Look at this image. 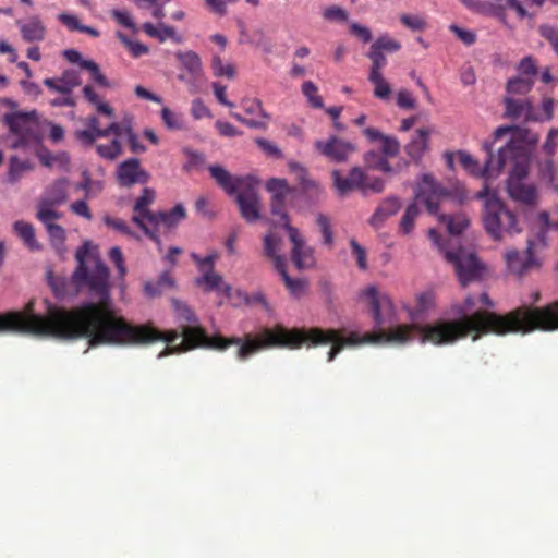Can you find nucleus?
I'll return each instance as SVG.
<instances>
[{
    "instance_id": "obj_61",
    "label": "nucleus",
    "mask_w": 558,
    "mask_h": 558,
    "mask_svg": "<svg viewBox=\"0 0 558 558\" xmlns=\"http://www.w3.org/2000/svg\"><path fill=\"white\" fill-rule=\"evenodd\" d=\"M498 8L501 10H506L508 8H511L515 10L519 17L523 19L527 16V11L523 8L520 1L518 0H494Z\"/></svg>"
},
{
    "instance_id": "obj_26",
    "label": "nucleus",
    "mask_w": 558,
    "mask_h": 558,
    "mask_svg": "<svg viewBox=\"0 0 558 558\" xmlns=\"http://www.w3.org/2000/svg\"><path fill=\"white\" fill-rule=\"evenodd\" d=\"M86 130L76 132L77 138L82 144L92 146L98 138H106V132L99 126V119L96 116H89L85 120Z\"/></svg>"
},
{
    "instance_id": "obj_37",
    "label": "nucleus",
    "mask_w": 558,
    "mask_h": 558,
    "mask_svg": "<svg viewBox=\"0 0 558 558\" xmlns=\"http://www.w3.org/2000/svg\"><path fill=\"white\" fill-rule=\"evenodd\" d=\"M435 303V295L430 291H426L421 293L417 296V307L415 311L410 312V317L412 323L418 324L416 320L428 311Z\"/></svg>"
},
{
    "instance_id": "obj_18",
    "label": "nucleus",
    "mask_w": 558,
    "mask_h": 558,
    "mask_svg": "<svg viewBox=\"0 0 558 558\" xmlns=\"http://www.w3.org/2000/svg\"><path fill=\"white\" fill-rule=\"evenodd\" d=\"M15 24L24 41L40 43L45 40L47 27L39 15L34 14L25 19L16 20Z\"/></svg>"
},
{
    "instance_id": "obj_40",
    "label": "nucleus",
    "mask_w": 558,
    "mask_h": 558,
    "mask_svg": "<svg viewBox=\"0 0 558 558\" xmlns=\"http://www.w3.org/2000/svg\"><path fill=\"white\" fill-rule=\"evenodd\" d=\"M365 161L367 166L372 169L383 171V172H391V167L387 160V157L384 155H379L376 151H369L365 155Z\"/></svg>"
},
{
    "instance_id": "obj_29",
    "label": "nucleus",
    "mask_w": 558,
    "mask_h": 558,
    "mask_svg": "<svg viewBox=\"0 0 558 558\" xmlns=\"http://www.w3.org/2000/svg\"><path fill=\"white\" fill-rule=\"evenodd\" d=\"M175 58L179 60L181 66L194 78H197L202 74V62L196 52L192 50L178 51Z\"/></svg>"
},
{
    "instance_id": "obj_57",
    "label": "nucleus",
    "mask_w": 558,
    "mask_h": 558,
    "mask_svg": "<svg viewBox=\"0 0 558 558\" xmlns=\"http://www.w3.org/2000/svg\"><path fill=\"white\" fill-rule=\"evenodd\" d=\"M109 258L117 267L120 277L123 278L126 275V266L121 248L118 246L111 247L109 251Z\"/></svg>"
},
{
    "instance_id": "obj_1",
    "label": "nucleus",
    "mask_w": 558,
    "mask_h": 558,
    "mask_svg": "<svg viewBox=\"0 0 558 558\" xmlns=\"http://www.w3.org/2000/svg\"><path fill=\"white\" fill-rule=\"evenodd\" d=\"M78 266L73 274V281L81 289L88 288L92 301L74 308L52 304L44 299L43 312L37 311L36 301L31 300L23 311H17L14 333L31 335L39 338L72 340L88 339L89 347L97 345H135L162 340L167 343L158 359L169 354L182 353L197 347L226 350L236 344V354L244 356V341L241 338L226 340L222 337L208 338L197 326L192 310L184 303L173 300L172 305L182 331L161 332L151 325L134 326L119 316L110 299L109 269L89 251L88 243L81 246L75 254Z\"/></svg>"
},
{
    "instance_id": "obj_7",
    "label": "nucleus",
    "mask_w": 558,
    "mask_h": 558,
    "mask_svg": "<svg viewBox=\"0 0 558 558\" xmlns=\"http://www.w3.org/2000/svg\"><path fill=\"white\" fill-rule=\"evenodd\" d=\"M449 191L429 174L421 175L415 189V199L404 210L400 222L399 233L409 235L413 232L416 218L420 215L418 204H423L432 215H438L440 204L449 197Z\"/></svg>"
},
{
    "instance_id": "obj_47",
    "label": "nucleus",
    "mask_w": 558,
    "mask_h": 558,
    "mask_svg": "<svg viewBox=\"0 0 558 558\" xmlns=\"http://www.w3.org/2000/svg\"><path fill=\"white\" fill-rule=\"evenodd\" d=\"M255 143L266 156L275 159H281L283 157L281 149L274 142L258 137L255 140Z\"/></svg>"
},
{
    "instance_id": "obj_27",
    "label": "nucleus",
    "mask_w": 558,
    "mask_h": 558,
    "mask_svg": "<svg viewBox=\"0 0 558 558\" xmlns=\"http://www.w3.org/2000/svg\"><path fill=\"white\" fill-rule=\"evenodd\" d=\"M69 185L70 181L65 178L56 180L47 187L45 195L41 199L50 204L61 205L68 198Z\"/></svg>"
},
{
    "instance_id": "obj_42",
    "label": "nucleus",
    "mask_w": 558,
    "mask_h": 558,
    "mask_svg": "<svg viewBox=\"0 0 558 558\" xmlns=\"http://www.w3.org/2000/svg\"><path fill=\"white\" fill-rule=\"evenodd\" d=\"M302 93L306 97L307 101L314 108H323L324 102L322 97L318 95L317 86L311 82L306 81L302 84Z\"/></svg>"
},
{
    "instance_id": "obj_34",
    "label": "nucleus",
    "mask_w": 558,
    "mask_h": 558,
    "mask_svg": "<svg viewBox=\"0 0 558 558\" xmlns=\"http://www.w3.org/2000/svg\"><path fill=\"white\" fill-rule=\"evenodd\" d=\"M84 98L93 106H95L98 113L108 118L113 117V109L96 93L90 85H85L82 89Z\"/></svg>"
},
{
    "instance_id": "obj_60",
    "label": "nucleus",
    "mask_w": 558,
    "mask_h": 558,
    "mask_svg": "<svg viewBox=\"0 0 558 558\" xmlns=\"http://www.w3.org/2000/svg\"><path fill=\"white\" fill-rule=\"evenodd\" d=\"M397 105L402 109H414L416 99L409 90L402 89L397 94Z\"/></svg>"
},
{
    "instance_id": "obj_8",
    "label": "nucleus",
    "mask_w": 558,
    "mask_h": 558,
    "mask_svg": "<svg viewBox=\"0 0 558 558\" xmlns=\"http://www.w3.org/2000/svg\"><path fill=\"white\" fill-rule=\"evenodd\" d=\"M428 238L444 253L446 260L452 265L461 286L480 281L485 275L486 267L475 253L459 246L456 250H447L440 243V236L435 229L428 231Z\"/></svg>"
},
{
    "instance_id": "obj_53",
    "label": "nucleus",
    "mask_w": 558,
    "mask_h": 558,
    "mask_svg": "<svg viewBox=\"0 0 558 558\" xmlns=\"http://www.w3.org/2000/svg\"><path fill=\"white\" fill-rule=\"evenodd\" d=\"M400 145L396 137L385 135L380 140V150L386 157H393L399 153Z\"/></svg>"
},
{
    "instance_id": "obj_51",
    "label": "nucleus",
    "mask_w": 558,
    "mask_h": 558,
    "mask_svg": "<svg viewBox=\"0 0 558 558\" xmlns=\"http://www.w3.org/2000/svg\"><path fill=\"white\" fill-rule=\"evenodd\" d=\"M247 305L260 307L267 314L271 313V306L262 291L252 292L250 295H246Z\"/></svg>"
},
{
    "instance_id": "obj_14",
    "label": "nucleus",
    "mask_w": 558,
    "mask_h": 558,
    "mask_svg": "<svg viewBox=\"0 0 558 558\" xmlns=\"http://www.w3.org/2000/svg\"><path fill=\"white\" fill-rule=\"evenodd\" d=\"M282 241L274 233L265 236V253L272 258L276 270L280 274L286 287L293 295H299L304 289V281L292 279L287 272V259L280 254Z\"/></svg>"
},
{
    "instance_id": "obj_41",
    "label": "nucleus",
    "mask_w": 558,
    "mask_h": 558,
    "mask_svg": "<svg viewBox=\"0 0 558 558\" xmlns=\"http://www.w3.org/2000/svg\"><path fill=\"white\" fill-rule=\"evenodd\" d=\"M554 101L551 98H544L541 107L536 108L533 106V121H548L553 117Z\"/></svg>"
},
{
    "instance_id": "obj_56",
    "label": "nucleus",
    "mask_w": 558,
    "mask_h": 558,
    "mask_svg": "<svg viewBox=\"0 0 558 558\" xmlns=\"http://www.w3.org/2000/svg\"><path fill=\"white\" fill-rule=\"evenodd\" d=\"M54 204H50L46 201H40L37 209V219L44 220L47 218H61L62 214L54 209Z\"/></svg>"
},
{
    "instance_id": "obj_48",
    "label": "nucleus",
    "mask_w": 558,
    "mask_h": 558,
    "mask_svg": "<svg viewBox=\"0 0 558 558\" xmlns=\"http://www.w3.org/2000/svg\"><path fill=\"white\" fill-rule=\"evenodd\" d=\"M350 247L352 252V256L356 260V265L360 269L365 270L367 269V255L366 250L357 243L354 239L350 240Z\"/></svg>"
},
{
    "instance_id": "obj_11",
    "label": "nucleus",
    "mask_w": 558,
    "mask_h": 558,
    "mask_svg": "<svg viewBox=\"0 0 558 558\" xmlns=\"http://www.w3.org/2000/svg\"><path fill=\"white\" fill-rule=\"evenodd\" d=\"M4 123L16 136L13 148L24 147L37 141V112H12L4 116Z\"/></svg>"
},
{
    "instance_id": "obj_31",
    "label": "nucleus",
    "mask_w": 558,
    "mask_h": 558,
    "mask_svg": "<svg viewBox=\"0 0 558 558\" xmlns=\"http://www.w3.org/2000/svg\"><path fill=\"white\" fill-rule=\"evenodd\" d=\"M13 230L31 251H39L41 248L35 238L34 227L31 223L17 220L13 223Z\"/></svg>"
},
{
    "instance_id": "obj_50",
    "label": "nucleus",
    "mask_w": 558,
    "mask_h": 558,
    "mask_svg": "<svg viewBox=\"0 0 558 558\" xmlns=\"http://www.w3.org/2000/svg\"><path fill=\"white\" fill-rule=\"evenodd\" d=\"M17 316V311L0 314V333H14L16 319H19Z\"/></svg>"
},
{
    "instance_id": "obj_33",
    "label": "nucleus",
    "mask_w": 558,
    "mask_h": 558,
    "mask_svg": "<svg viewBox=\"0 0 558 558\" xmlns=\"http://www.w3.org/2000/svg\"><path fill=\"white\" fill-rule=\"evenodd\" d=\"M438 220L446 226L448 232L452 235L461 234L469 226V219L464 214L438 215Z\"/></svg>"
},
{
    "instance_id": "obj_23",
    "label": "nucleus",
    "mask_w": 558,
    "mask_h": 558,
    "mask_svg": "<svg viewBox=\"0 0 558 558\" xmlns=\"http://www.w3.org/2000/svg\"><path fill=\"white\" fill-rule=\"evenodd\" d=\"M44 84L54 92L70 95L72 90L81 85L80 74L75 70H65L60 77L45 78Z\"/></svg>"
},
{
    "instance_id": "obj_16",
    "label": "nucleus",
    "mask_w": 558,
    "mask_h": 558,
    "mask_svg": "<svg viewBox=\"0 0 558 558\" xmlns=\"http://www.w3.org/2000/svg\"><path fill=\"white\" fill-rule=\"evenodd\" d=\"M314 148L320 156L333 162H343L355 151L353 143L336 135L315 141Z\"/></svg>"
},
{
    "instance_id": "obj_17",
    "label": "nucleus",
    "mask_w": 558,
    "mask_h": 558,
    "mask_svg": "<svg viewBox=\"0 0 558 558\" xmlns=\"http://www.w3.org/2000/svg\"><path fill=\"white\" fill-rule=\"evenodd\" d=\"M117 180L121 186L130 187L135 184H144L149 180L148 172L141 167L137 158H129L117 168Z\"/></svg>"
},
{
    "instance_id": "obj_63",
    "label": "nucleus",
    "mask_w": 558,
    "mask_h": 558,
    "mask_svg": "<svg viewBox=\"0 0 558 558\" xmlns=\"http://www.w3.org/2000/svg\"><path fill=\"white\" fill-rule=\"evenodd\" d=\"M58 20L65 26L69 28V31L71 32H74V31H77L80 32L81 27L83 24L80 23V20L76 15L74 14H70V13H60L58 15Z\"/></svg>"
},
{
    "instance_id": "obj_12",
    "label": "nucleus",
    "mask_w": 558,
    "mask_h": 558,
    "mask_svg": "<svg viewBox=\"0 0 558 558\" xmlns=\"http://www.w3.org/2000/svg\"><path fill=\"white\" fill-rule=\"evenodd\" d=\"M156 198L155 190L145 187L142 195L135 201L133 206L132 221L135 223L153 242H155L159 250H161V240L154 229L148 225L151 221L156 211L149 209L150 205Z\"/></svg>"
},
{
    "instance_id": "obj_15",
    "label": "nucleus",
    "mask_w": 558,
    "mask_h": 558,
    "mask_svg": "<svg viewBox=\"0 0 558 558\" xmlns=\"http://www.w3.org/2000/svg\"><path fill=\"white\" fill-rule=\"evenodd\" d=\"M208 171L217 184L230 197H234L241 215L244 216V178L232 175L219 165L209 166Z\"/></svg>"
},
{
    "instance_id": "obj_13",
    "label": "nucleus",
    "mask_w": 558,
    "mask_h": 558,
    "mask_svg": "<svg viewBox=\"0 0 558 558\" xmlns=\"http://www.w3.org/2000/svg\"><path fill=\"white\" fill-rule=\"evenodd\" d=\"M546 230L542 229L536 239L527 241V247L524 252L520 253L517 250H507L504 254L507 268L510 272L515 275H522L531 267L537 265L534 257V250L537 246H545L546 244Z\"/></svg>"
},
{
    "instance_id": "obj_4",
    "label": "nucleus",
    "mask_w": 558,
    "mask_h": 558,
    "mask_svg": "<svg viewBox=\"0 0 558 558\" xmlns=\"http://www.w3.org/2000/svg\"><path fill=\"white\" fill-rule=\"evenodd\" d=\"M508 133H512V147L506 165V168H509L507 192L514 202L533 206L537 203V191L524 179L529 171L532 148L539 136L527 129L504 125L494 132L495 141L502 140Z\"/></svg>"
},
{
    "instance_id": "obj_54",
    "label": "nucleus",
    "mask_w": 558,
    "mask_h": 558,
    "mask_svg": "<svg viewBox=\"0 0 558 558\" xmlns=\"http://www.w3.org/2000/svg\"><path fill=\"white\" fill-rule=\"evenodd\" d=\"M213 72L216 76H226L228 78L233 77L234 69L229 63H223L220 57L215 56L211 63Z\"/></svg>"
},
{
    "instance_id": "obj_39",
    "label": "nucleus",
    "mask_w": 558,
    "mask_h": 558,
    "mask_svg": "<svg viewBox=\"0 0 558 558\" xmlns=\"http://www.w3.org/2000/svg\"><path fill=\"white\" fill-rule=\"evenodd\" d=\"M368 80L374 85V96L376 98L381 100L389 99L391 95V87L383 74L369 75Z\"/></svg>"
},
{
    "instance_id": "obj_64",
    "label": "nucleus",
    "mask_w": 558,
    "mask_h": 558,
    "mask_svg": "<svg viewBox=\"0 0 558 558\" xmlns=\"http://www.w3.org/2000/svg\"><path fill=\"white\" fill-rule=\"evenodd\" d=\"M70 209L77 216L92 220L93 215L85 199H78L71 204Z\"/></svg>"
},
{
    "instance_id": "obj_3",
    "label": "nucleus",
    "mask_w": 558,
    "mask_h": 558,
    "mask_svg": "<svg viewBox=\"0 0 558 558\" xmlns=\"http://www.w3.org/2000/svg\"><path fill=\"white\" fill-rule=\"evenodd\" d=\"M473 300V307L470 311L471 318L475 316H480L485 320L478 328H468L463 335L459 336L457 340L466 337L468 335L473 336V340L478 339L482 335L485 333H496V335H506L508 332H523L527 333L533 330H543V331H555L558 330V302L548 304L544 307H521L509 315L502 316L493 312H488L486 310H482L477 307V303H481L484 307H493L494 303L487 295V293H482L480 299L476 300L474 296H466L462 304L456 305L454 310L459 315L458 319L454 320H446V323L451 324H462L464 323L465 317L460 312L461 308L466 306V300ZM445 322V319H442Z\"/></svg>"
},
{
    "instance_id": "obj_22",
    "label": "nucleus",
    "mask_w": 558,
    "mask_h": 558,
    "mask_svg": "<svg viewBox=\"0 0 558 558\" xmlns=\"http://www.w3.org/2000/svg\"><path fill=\"white\" fill-rule=\"evenodd\" d=\"M400 207L401 202L398 197L389 196L385 198L371 216L368 223L374 229H380L389 217L399 211Z\"/></svg>"
},
{
    "instance_id": "obj_44",
    "label": "nucleus",
    "mask_w": 558,
    "mask_h": 558,
    "mask_svg": "<svg viewBox=\"0 0 558 558\" xmlns=\"http://www.w3.org/2000/svg\"><path fill=\"white\" fill-rule=\"evenodd\" d=\"M371 47H373L374 49H376L377 51H389V52H395V51H398L400 48H401V45L392 39L389 35H383L380 37H378L372 45Z\"/></svg>"
},
{
    "instance_id": "obj_46",
    "label": "nucleus",
    "mask_w": 558,
    "mask_h": 558,
    "mask_svg": "<svg viewBox=\"0 0 558 558\" xmlns=\"http://www.w3.org/2000/svg\"><path fill=\"white\" fill-rule=\"evenodd\" d=\"M323 17L329 22H347L349 14L339 5H329L323 10Z\"/></svg>"
},
{
    "instance_id": "obj_52",
    "label": "nucleus",
    "mask_w": 558,
    "mask_h": 558,
    "mask_svg": "<svg viewBox=\"0 0 558 558\" xmlns=\"http://www.w3.org/2000/svg\"><path fill=\"white\" fill-rule=\"evenodd\" d=\"M161 120L170 130H181L183 128L180 117L167 107L161 109Z\"/></svg>"
},
{
    "instance_id": "obj_36",
    "label": "nucleus",
    "mask_w": 558,
    "mask_h": 558,
    "mask_svg": "<svg viewBox=\"0 0 558 558\" xmlns=\"http://www.w3.org/2000/svg\"><path fill=\"white\" fill-rule=\"evenodd\" d=\"M29 170L31 165L28 161L12 157L9 162L8 181L15 183Z\"/></svg>"
},
{
    "instance_id": "obj_59",
    "label": "nucleus",
    "mask_w": 558,
    "mask_h": 558,
    "mask_svg": "<svg viewBox=\"0 0 558 558\" xmlns=\"http://www.w3.org/2000/svg\"><path fill=\"white\" fill-rule=\"evenodd\" d=\"M47 232L53 246L59 248L63 245L65 240V231L61 226H49Z\"/></svg>"
},
{
    "instance_id": "obj_19",
    "label": "nucleus",
    "mask_w": 558,
    "mask_h": 558,
    "mask_svg": "<svg viewBox=\"0 0 558 558\" xmlns=\"http://www.w3.org/2000/svg\"><path fill=\"white\" fill-rule=\"evenodd\" d=\"M363 179H365V173L359 167L352 168L345 177L342 175L340 170L331 172L332 184L340 196H344L355 189L361 190Z\"/></svg>"
},
{
    "instance_id": "obj_49",
    "label": "nucleus",
    "mask_w": 558,
    "mask_h": 558,
    "mask_svg": "<svg viewBox=\"0 0 558 558\" xmlns=\"http://www.w3.org/2000/svg\"><path fill=\"white\" fill-rule=\"evenodd\" d=\"M538 32L553 47L555 52L558 51V26L551 24H543L538 27Z\"/></svg>"
},
{
    "instance_id": "obj_28",
    "label": "nucleus",
    "mask_w": 558,
    "mask_h": 558,
    "mask_svg": "<svg viewBox=\"0 0 558 558\" xmlns=\"http://www.w3.org/2000/svg\"><path fill=\"white\" fill-rule=\"evenodd\" d=\"M257 184V179L252 175H246V221H252L259 217L260 205L254 192V187Z\"/></svg>"
},
{
    "instance_id": "obj_24",
    "label": "nucleus",
    "mask_w": 558,
    "mask_h": 558,
    "mask_svg": "<svg viewBox=\"0 0 558 558\" xmlns=\"http://www.w3.org/2000/svg\"><path fill=\"white\" fill-rule=\"evenodd\" d=\"M506 116L514 120H522L525 122L533 121V105L529 99H515L507 97L505 99Z\"/></svg>"
},
{
    "instance_id": "obj_38",
    "label": "nucleus",
    "mask_w": 558,
    "mask_h": 558,
    "mask_svg": "<svg viewBox=\"0 0 558 558\" xmlns=\"http://www.w3.org/2000/svg\"><path fill=\"white\" fill-rule=\"evenodd\" d=\"M533 78L531 77H514L507 84V92L511 95H525L533 86Z\"/></svg>"
},
{
    "instance_id": "obj_32",
    "label": "nucleus",
    "mask_w": 558,
    "mask_h": 558,
    "mask_svg": "<svg viewBox=\"0 0 558 558\" xmlns=\"http://www.w3.org/2000/svg\"><path fill=\"white\" fill-rule=\"evenodd\" d=\"M269 117L264 112L260 102L253 100L246 108V126L254 129H265L268 124Z\"/></svg>"
},
{
    "instance_id": "obj_30",
    "label": "nucleus",
    "mask_w": 558,
    "mask_h": 558,
    "mask_svg": "<svg viewBox=\"0 0 558 558\" xmlns=\"http://www.w3.org/2000/svg\"><path fill=\"white\" fill-rule=\"evenodd\" d=\"M143 28L148 36L157 38L161 43L167 39H172L178 44L182 41V37L177 35L175 29L172 26L162 23L157 26L151 23H145Z\"/></svg>"
},
{
    "instance_id": "obj_43",
    "label": "nucleus",
    "mask_w": 558,
    "mask_h": 558,
    "mask_svg": "<svg viewBox=\"0 0 558 558\" xmlns=\"http://www.w3.org/2000/svg\"><path fill=\"white\" fill-rule=\"evenodd\" d=\"M367 57L372 61V65H371V70H369V75L383 74L381 70L387 64V59H386L385 54L381 51H377L376 49L371 47Z\"/></svg>"
},
{
    "instance_id": "obj_58",
    "label": "nucleus",
    "mask_w": 558,
    "mask_h": 558,
    "mask_svg": "<svg viewBox=\"0 0 558 558\" xmlns=\"http://www.w3.org/2000/svg\"><path fill=\"white\" fill-rule=\"evenodd\" d=\"M385 187V182L380 178H368L365 174V179H363V184L361 185V191L366 194L368 192L380 193Z\"/></svg>"
},
{
    "instance_id": "obj_5",
    "label": "nucleus",
    "mask_w": 558,
    "mask_h": 558,
    "mask_svg": "<svg viewBox=\"0 0 558 558\" xmlns=\"http://www.w3.org/2000/svg\"><path fill=\"white\" fill-rule=\"evenodd\" d=\"M267 190L272 195L271 211L274 225L282 227L288 233L292 244L291 259L298 269H310L315 266L314 248L310 246L300 231L289 223L288 216L283 210V203L290 193L288 183L282 179H271L267 182Z\"/></svg>"
},
{
    "instance_id": "obj_35",
    "label": "nucleus",
    "mask_w": 558,
    "mask_h": 558,
    "mask_svg": "<svg viewBox=\"0 0 558 558\" xmlns=\"http://www.w3.org/2000/svg\"><path fill=\"white\" fill-rule=\"evenodd\" d=\"M95 148L97 154L107 160H114L123 153L122 143L119 138H113L108 144H97Z\"/></svg>"
},
{
    "instance_id": "obj_21",
    "label": "nucleus",
    "mask_w": 558,
    "mask_h": 558,
    "mask_svg": "<svg viewBox=\"0 0 558 558\" xmlns=\"http://www.w3.org/2000/svg\"><path fill=\"white\" fill-rule=\"evenodd\" d=\"M66 60L74 64H80L82 69L87 70L94 82L101 87H110L108 78L101 73L99 65L93 60H84L82 53L75 49H68L63 52Z\"/></svg>"
},
{
    "instance_id": "obj_55",
    "label": "nucleus",
    "mask_w": 558,
    "mask_h": 558,
    "mask_svg": "<svg viewBox=\"0 0 558 558\" xmlns=\"http://www.w3.org/2000/svg\"><path fill=\"white\" fill-rule=\"evenodd\" d=\"M400 22L411 31H423L426 27L425 20L420 15L401 14Z\"/></svg>"
},
{
    "instance_id": "obj_25",
    "label": "nucleus",
    "mask_w": 558,
    "mask_h": 558,
    "mask_svg": "<svg viewBox=\"0 0 558 558\" xmlns=\"http://www.w3.org/2000/svg\"><path fill=\"white\" fill-rule=\"evenodd\" d=\"M430 134L432 129L421 128L412 136L410 143L405 147L408 155L412 159L418 160L427 150Z\"/></svg>"
},
{
    "instance_id": "obj_62",
    "label": "nucleus",
    "mask_w": 558,
    "mask_h": 558,
    "mask_svg": "<svg viewBox=\"0 0 558 558\" xmlns=\"http://www.w3.org/2000/svg\"><path fill=\"white\" fill-rule=\"evenodd\" d=\"M349 29L354 36L359 37L364 43L372 40V32L367 26L351 22L349 24Z\"/></svg>"
},
{
    "instance_id": "obj_6",
    "label": "nucleus",
    "mask_w": 558,
    "mask_h": 558,
    "mask_svg": "<svg viewBox=\"0 0 558 558\" xmlns=\"http://www.w3.org/2000/svg\"><path fill=\"white\" fill-rule=\"evenodd\" d=\"M475 198L483 201V227L494 241L504 242L522 232L515 213L487 184L475 194Z\"/></svg>"
},
{
    "instance_id": "obj_45",
    "label": "nucleus",
    "mask_w": 558,
    "mask_h": 558,
    "mask_svg": "<svg viewBox=\"0 0 558 558\" xmlns=\"http://www.w3.org/2000/svg\"><path fill=\"white\" fill-rule=\"evenodd\" d=\"M117 36L129 48L133 57L137 58L148 52L146 45L131 40L125 34L118 32Z\"/></svg>"
},
{
    "instance_id": "obj_2",
    "label": "nucleus",
    "mask_w": 558,
    "mask_h": 558,
    "mask_svg": "<svg viewBox=\"0 0 558 558\" xmlns=\"http://www.w3.org/2000/svg\"><path fill=\"white\" fill-rule=\"evenodd\" d=\"M364 296L369 302L374 324L377 328L375 332L360 335L352 331L344 335L337 329H287L277 326L275 329H265L254 337L246 333V356L275 345L298 349L303 344L308 347L330 344L327 361L331 362L344 348H356L366 343L402 345L417 340L421 343L447 345L454 343L468 328H478L485 322L480 316L469 317L473 300L468 299L466 306L460 310L465 317L462 324L436 320L425 325L416 323L397 325L396 310L387 294L378 292L372 286L365 289Z\"/></svg>"
},
{
    "instance_id": "obj_20",
    "label": "nucleus",
    "mask_w": 558,
    "mask_h": 558,
    "mask_svg": "<svg viewBox=\"0 0 558 558\" xmlns=\"http://www.w3.org/2000/svg\"><path fill=\"white\" fill-rule=\"evenodd\" d=\"M186 211L182 204H177L170 210L156 211L149 227L158 234L159 229L163 228L166 231H171L185 219Z\"/></svg>"
},
{
    "instance_id": "obj_9",
    "label": "nucleus",
    "mask_w": 558,
    "mask_h": 558,
    "mask_svg": "<svg viewBox=\"0 0 558 558\" xmlns=\"http://www.w3.org/2000/svg\"><path fill=\"white\" fill-rule=\"evenodd\" d=\"M505 137H507V143L505 146L498 149L497 155L492 154L493 145L496 142L495 140L493 143L484 144L485 149L488 151V158L483 169L480 167L478 162L466 151H458L456 154L457 159L470 174L474 177H482L486 181L495 179L506 168L509 153H511L512 133H508L502 138Z\"/></svg>"
},
{
    "instance_id": "obj_10",
    "label": "nucleus",
    "mask_w": 558,
    "mask_h": 558,
    "mask_svg": "<svg viewBox=\"0 0 558 558\" xmlns=\"http://www.w3.org/2000/svg\"><path fill=\"white\" fill-rule=\"evenodd\" d=\"M191 257L197 265L198 270L202 272V275L196 278L195 283L205 292L215 291L218 295L229 298L231 287L223 281V278L219 274L214 271V265L218 259V253L213 251L205 257H202L196 253H192Z\"/></svg>"
}]
</instances>
